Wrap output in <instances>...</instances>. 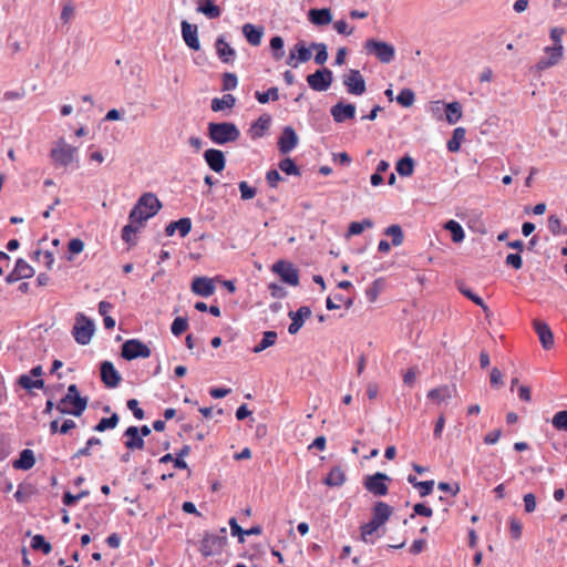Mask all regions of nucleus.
Segmentation results:
<instances>
[{"mask_svg": "<svg viewBox=\"0 0 567 567\" xmlns=\"http://www.w3.org/2000/svg\"><path fill=\"white\" fill-rule=\"evenodd\" d=\"M89 399L86 396H76L72 399H62V403L70 405V415L81 416L87 408Z\"/></svg>", "mask_w": 567, "mask_h": 567, "instance_id": "29", "label": "nucleus"}, {"mask_svg": "<svg viewBox=\"0 0 567 567\" xmlns=\"http://www.w3.org/2000/svg\"><path fill=\"white\" fill-rule=\"evenodd\" d=\"M162 208V203L157 198V196L153 193L143 194L132 208L128 220L132 223H137L142 227L145 226V223L154 217Z\"/></svg>", "mask_w": 567, "mask_h": 567, "instance_id": "1", "label": "nucleus"}, {"mask_svg": "<svg viewBox=\"0 0 567 567\" xmlns=\"http://www.w3.org/2000/svg\"><path fill=\"white\" fill-rule=\"evenodd\" d=\"M444 228L451 233L452 239L455 244H458L463 240L464 230L457 221L451 219L444 225Z\"/></svg>", "mask_w": 567, "mask_h": 567, "instance_id": "40", "label": "nucleus"}, {"mask_svg": "<svg viewBox=\"0 0 567 567\" xmlns=\"http://www.w3.org/2000/svg\"><path fill=\"white\" fill-rule=\"evenodd\" d=\"M188 328L187 318L176 317L171 326V331L174 336H181Z\"/></svg>", "mask_w": 567, "mask_h": 567, "instance_id": "54", "label": "nucleus"}, {"mask_svg": "<svg viewBox=\"0 0 567 567\" xmlns=\"http://www.w3.org/2000/svg\"><path fill=\"white\" fill-rule=\"evenodd\" d=\"M346 482V474L339 466H333L328 473L323 483L328 486H341Z\"/></svg>", "mask_w": 567, "mask_h": 567, "instance_id": "31", "label": "nucleus"}, {"mask_svg": "<svg viewBox=\"0 0 567 567\" xmlns=\"http://www.w3.org/2000/svg\"><path fill=\"white\" fill-rule=\"evenodd\" d=\"M237 86V76L234 73H225L223 81V89L225 91H230L236 89Z\"/></svg>", "mask_w": 567, "mask_h": 567, "instance_id": "64", "label": "nucleus"}, {"mask_svg": "<svg viewBox=\"0 0 567 567\" xmlns=\"http://www.w3.org/2000/svg\"><path fill=\"white\" fill-rule=\"evenodd\" d=\"M94 332V321L81 312L78 313L75 317V324L72 329V334L75 341L81 346H86L90 343Z\"/></svg>", "mask_w": 567, "mask_h": 567, "instance_id": "6", "label": "nucleus"}, {"mask_svg": "<svg viewBox=\"0 0 567 567\" xmlns=\"http://www.w3.org/2000/svg\"><path fill=\"white\" fill-rule=\"evenodd\" d=\"M50 158L56 167H68L78 163V147L66 143L63 137L56 140L50 151Z\"/></svg>", "mask_w": 567, "mask_h": 567, "instance_id": "3", "label": "nucleus"}, {"mask_svg": "<svg viewBox=\"0 0 567 567\" xmlns=\"http://www.w3.org/2000/svg\"><path fill=\"white\" fill-rule=\"evenodd\" d=\"M268 289L270 291L271 297H274V298L282 299L287 296L286 289L278 284H275V282L269 284Z\"/></svg>", "mask_w": 567, "mask_h": 567, "instance_id": "63", "label": "nucleus"}, {"mask_svg": "<svg viewBox=\"0 0 567 567\" xmlns=\"http://www.w3.org/2000/svg\"><path fill=\"white\" fill-rule=\"evenodd\" d=\"M272 271L277 274L285 284L290 286L299 285L298 269L291 262L278 260L272 265Z\"/></svg>", "mask_w": 567, "mask_h": 567, "instance_id": "10", "label": "nucleus"}, {"mask_svg": "<svg viewBox=\"0 0 567 567\" xmlns=\"http://www.w3.org/2000/svg\"><path fill=\"white\" fill-rule=\"evenodd\" d=\"M534 329L539 338L542 347L545 350H549L554 346V334L549 326L540 320L533 321Z\"/></svg>", "mask_w": 567, "mask_h": 567, "instance_id": "19", "label": "nucleus"}, {"mask_svg": "<svg viewBox=\"0 0 567 567\" xmlns=\"http://www.w3.org/2000/svg\"><path fill=\"white\" fill-rule=\"evenodd\" d=\"M384 287V281L382 279L374 280L371 286H369L365 290V296L370 302H374L382 291Z\"/></svg>", "mask_w": 567, "mask_h": 567, "instance_id": "49", "label": "nucleus"}, {"mask_svg": "<svg viewBox=\"0 0 567 567\" xmlns=\"http://www.w3.org/2000/svg\"><path fill=\"white\" fill-rule=\"evenodd\" d=\"M415 101L414 92L411 89H403L396 96V102L404 107H410Z\"/></svg>", "mask_w": 567, "mask_h": 567, "instance_id": "51", "label": "nucleus"}, {"mask_svg": "<svg viewBox=\"0 0 567 567\" xmlns=\"http://www.w3.org/2000/svg\"><path fill=\"white\" fill-rule=\"evenodd\" d=\"M255 97L257 99V101L261 104H266L268 103L270 100L272 101H277L279 99V91H278V87L276 86H272L270 89H268V91L266 92H259V91H256L255 92Z\"/></svg>", "mask_w": 567, "mask_h": 567, "instance_id": "46", "label": "nucleus"}, {"mask_svg": "<svg viewBox=\"0 0 567 567\" xmlns=\"http://www.w3.org/2000/svg\"><path fill=\"white\" fill-rule=\"evenodd\" d=\"M311 309L307 306L300 307L297 311H289L288 317L291 319V323L288 327L290 334H296L303 326L305 319L311 317Z\"/></svg>", "mask_w": 567, "mask_h": 567, "instance_id": "17", "label": "nucleus"}, {"mask_svg": "<svg viewBox=\"0 0 567 567\" xmlns=\"http://www.w3.org/2000/svg\"><path fill=\"white\" fill-rule=\"evenodd\" d=\"M270 48L272 50V55H274V59L275 60H280L285 52L282 51V48H284V39L279 35H276L271 40H270Z\"/></svg>", "mask_w": 567, "mask_h": 567, "instance_id": "53", "label": "nucleus"}, {"mask_svg": "<svg viewBox=\"0 0 567 567\" xmlns=\"http://www.w3.org/2000/svg\"><path fill=\"white\" fill-rule=\"evenodd\" d=\"M124 437H126V441L124 442V445L127 450L134 451V450H143L145 447V441L140 435L138 426L131 425L124 431Z\"/></svg>", "mask_w": 567, "mask_h": 567, "instance_id": "18", "label": "nucleus"}, {"mask_svg": "<svg viewBox=\"0 0 567 567\" xmlns=\"http://www.w3.org/2000/svg\"><path fill=\"white\" fill-rule=\"evenodd\" d=\"M239 190L241 199L247 200L256 196V188L250 187L246 182L239 183Z\"/></svg>", "mask_w": 567, "mask_h": 567, "instance_id": "60", "label": "nucleus"}, {"mask_svg": "<svg viewBox=\"0 0 567 567\" xmlns=\"http://www.w3.org/2000/svg\"><path fill=\"white\" fill-rule=\"evenodd\" d=\"M434 487V481H422L421 483H417V489L421 497H425L430 495L433 492Z\"/></svg>", "mask_w": 567, "mask_h": 567, "instance_id": "62", "label": "nucleus"}, {"mask_svg": "<svg viewBox=\"0 0 567 567\" xmlns=\"http://www.w3.org/2000/svg\"><path fill=\"white\" fill-rule=\"evenodd\" d=\"M216 51L219 56V59L224 63H229L235 58V50L226 42L224 37H218L216 40Z\"/></svg>", "mask_w": 567, "mask_h": 567, "instance_id": "27", "label": "nucleus"}, {"mask_svg": "<svg viewBox=\"0 0 567 567\" xmlns=\"http://www.w3.org/2000/svg\"><path fill=\"white\" fill-rule=\"evenodd\" d=\"M126 406L128 410L132 411L133 415L137 419V420H143L145 417V413L143 411V409H141L138 406V401L136 399H130L127 402H126Z\"/></svg>", "mask_w": 567, "mask_h": 567, "instance_id": "58", "label": "nucleus"}, {"mask_svg": "<svg viewBox=\"0 0 567 567\" xmlns=\"http://www.w3.org/2000/svg\"><path fill=\"white\" fill-rule=\"evenodd\" d=\"M264 32H265V29L261 25H254L251 23H246L243 27V33H244L246 40L254 47H257L261 43Z\"/></svg>", "mask_w": 567, "mask_h": 567, "instance_id": "24", "label": "nucleus"}, {"mask_svg": "<svg viewBox=\"0 0 567 567\" xmlns=\"http://www.w3.org/2000/svg\"><path fill=\"white\" fill-rule=\"evenodd\" d=\"M398 174L402 177H409L414 172V159L410 156L402 157L395 166Z\"/></svg>", "mask_w": 567, "mask_h": 567, "instance_id": "34", "label": "nucleus"}, {"mask_svg": "<svg viewBox=\"0 0 567 567\" xmlns=\"http://www.w3.org/2000/svg\"><path fill=\"white\" fill-rule=\"evenodd\" d=\"M271 117L268 114L261 115L251 126L250 133L254 138H259L269 128Z\"/></svg>", "mask_w": 567, "mask_h": 567, "instance_id": "30", "label": "nucleus"}, {"mask_svg": "<svg viewBox=\"0 0 567 567\" xmlns=\"http://www.w3.org/2000/svg\"><path fill=\"white\" fill-rule=\"evenodd\" d=\"M226 527L219 529L218 534L206 532L200 542L199 551L204 557L219 555L227 544Z\"/></svg>", "mask_w": 567, "mask_h": 567, "instance_id": "5", "label": "nucleus"}, {"mask_svg": "<svg viewBox=\"0 0 567 567\" xmlns=\"http://www.w3.org/2000/svg\"><path fill=\"white\" fill-rule=\"evenodd\" d=\"M340 303H343L347 309H350L353 306V299L344 298L341 293H336L333 298L328 297L326 300V307L328 310L339 309Z\"/></svg>", "mask_w": 567, "mask_h": 567, "instance_id": "32", "label": "nucleus"}, {"mask_svg": "<svg viewBox=\"0 0 567 567\" xmlns=\"http://www.w3.org/2000/svg\"><path fill=\"white\" fill-rule=\"evenodd\" d=\"M277 332L276 331H265L264 334H262V339L260 340V342L252 349V351L255 353H259L264 350H266L267 348L274 346L276 343V340H277Z\"/></svg>", "mask_w": 567, "mask_h": 567, "instance_id": "37", "label": "nucleus"}, {"mask_svg": "<svg viewBox=\"0 0 567 567\" xmlns=\"http://www.w3.org/2000/svg\"><path fill=\"white\" fill-rule=\"evenodd\" d=\"M279 168L287 175H299L300 174L299 168L297 167L295 162L289 157L284 158L279 163Z\"/></svg>", "mask_w": 567, "mask_h": 567, "instance_id": "56", "label": "nucleus"}, {"mask_svg": "<svg viewBox=\"0 0 567 567\" xmlns=\"http://www.w3.org/2000/svg\"><path fill=\"white\" fill-rule=\"evenodd\" d=\"M364 48L368 53L374 54L382 63H390L394 58V48L386 42L370 39L365 42Z\"/></svg>", "mask_w": 567, "mask_h": 567, "instance_id": "8", "label": "nucleus"}, {"mask_svg": "<svg viewBox=\"0 0 567 567\" xmlns=\"http://www.w3.org/2000/svg\"><path fill=\"white\" fill-rule=\"evenodd\" d=\"M143 228L140 224L130 220L122 229V239L130 246L137 245V236Z\"/></svg>", "mask_w": 567, "mask_h": 567, "instance_id": "25", "label": "nucleus"}, {"mask_svg": "<svg viewBox=\"0 0 567 567\" xmlns=\"http://www.w3.org/2000/svg\"><path fill=\"white\" fill-rule=\"evenodd\" d=\"M355 114V106L351 103L339 102L331 107V115L337 123H342L346 120L353 118Z\"/></svg>", "mask_w": 567, "mask_h": 567, "instance_id": "21", "label": "nucleus"}, {"mask_svg": "<svg viewBox=\"0 0 567 567\" xmlns=\"http://www.w3.org/2000/svg\"><path fill=\"white\" fill-rule=\"evenodd\" d=\"M365 227H372V221L364 219L363 221H353L348 229V236L360 235Z\"/></svg>", "mask_w": 567, "mask_h": 567, "instance_id": "57", "label": "nucleus"}, {"mask_svg": "<svg viewBox=\"0 0 567 567\" xmlns=\"http://www.w3.org/2000/svg\"><path fill=\"white\" fill-rule=\"evenodd\" d=\"M458 289H460V292L462 295H464L466 298L472 300L475 305L480 306L483 309V311L486 313V316H488L489 309H488V307L485 305L484 300L480 296H477L470 288H467V287H465L463 285H461L458 287Z\"/></svg>", "mask_w": 567, "mask_h": 567, "instance_id": "42", "label": "nucleus"}, {"mask_svg": "<svg viewBox=\"0 0 567 567\" xmlns=\"http://www.w3.org/2000/svg\"><path fill=\"white\" fill-rule=\"evenodd\" d=\"M310 48L317 50V53L315 55V62L319 65L324 64L328 60L327 45L324 43L313 42L310 44Z\"/></svg>", "mask_w": 567, "mask_h": 567, "instance_id": "50", "label": "nucleus"}, {"mask_svg": "<svg viewBox=\"0 0 567 567\" xmlns=\"http://www.w3.org/2000/svg\"><path fill=\"white\" fill-rule=\"evenodd\" d=\"M35 457L33 451L25 449L20 452L19 458L13 461L12 465L16 470L28 471L33 467Z\"/></svg>", "mask_w": 567, "mask_h": 567, "instance_id": "28", "label": "nucleus"}, {"mask_svg": "<svg viewBox=\"0 0 567 567\" xmlns=\"http://www.w3.org/2000/svg\"><path fill=\"white\" fill-rule=\"evenodd\" d=\"M392 508L384 502H377L373 506L372 518L361 526V539L364 543L373 544L369 537L378 530L391 516Z\"/></svg>", "mask_w": 567, "mask_h": 567, "instance_id": "2", "label": "nucleus"}, {"mask_svg": "<svg viewBox=\"0 0 567 567\" xmlns=\"http://www.w3.org/2000/svg\"><path fill=\"white\" fill-rule=\"evenodd\" d=\"M385 235L392 238L393 246H401L403 244V231L399 225H391L385 229Z\"/></svg>", "mask_w": 567, "mask_h": 567, "instance_id": "47", "label": "nucleus"}, {"mask_svg": "<svg viewBox=\"0 0 567 567\" xmlns=\"http://www.w3.org/2000/svg\"><path fill=\"white\" fill-rule=\"evenodd\" d=\"M18 385H20L24 390H32V389H43L44 388V380L43 379H34L32 380L30 375L28 374H21L17 380Z\"/></svg>", "mask_w": 567, "mask_h": 567, "instance_id": "35", "label": "nucleus"}, {"mask_svg": "<svg viewBox=\"0 0 567 567\" xmlns=\"http://www.w3.org/2000/svg\"><path fill=\"white\" fill-rule=\"evenodd\" d=\"M545 53L547 54V56L542 58L535 65V69L538 72H542L548 68L556 65L563 59L564 47L563 45H558V48L547 47V48H545Z\"/></svg>", "mask_w": 567, "mask_h": 567, "instance_id": "13", "label": "nucleus"}, {"mask_svg": "<svg viewBox=\"0 0 567 567\" xmlns=\"http://www.w3.org/2000/svg\"><path fill=\"white\" fill-rule=\"evenodd\" d=\"M390 480L391 478L386 474L378 472L373 475L365 476L363 486L375 496H384L389 492L385 482Z\"/></svg>", "mask_w": 567, "mask_h": 567, "instance_id": "11", "label": "nucleus"}, {"mask_svg": "<svg viewBox=\"0 0 567 567\" xmlns=\"http://www.w3.org/2000/svg\"><path fill=\"white\" fill-rule=\"evenodd\" d=\"M182 28V37L185 41L186 45L194 50L198 51L200 49V43L198 39V29L196 24H192L186 20H183L181 23Z\"/></svg>", "mask_w": 567, "mask_h": 567, "instance_id": "15", "label": "nucleus"}, {"mask_svg": "<svg viewBox=\"0 0 567 567\" xmlns=\"http://www.w3.org/2000/svg\"><path fill=\"white\" fill-rule=\"evenodd\" d=\"M204 158L210 169L216 173L221 172L225 168L226 159L221 151L216 148H209L205 151Z\"/></svg>", "mask_w": 567, "mask_h": 567, "instance_id": "20", "label": "nucleus"}, {"mask_svg": "<svg viewBox=\"0 0 567 567\" xmlns=\"http://www.w3.org/2000/svg\"><path fill=\"white\" fill-rule=\"evenodd\" d=\"M551 425L557 431L567 432V410L556 412L551 419Z\"/></svg>", "mask_w": 567, "mask_h": 567, "instance_id": "48", "label": "nucleus"}, {"mask_svg": "<svg viewBox=\"0 0 567 567\" xmlns=\"http://www.w3.org/2000/svg\"><path fill=\"white\" fill-rule=\"evenodd\" d=\"M100 374L106 388H116L121 382V375L111 361L101 362Z\"/></svg>", "mask_w": 567, "mask_h": 567, "instance_id": "14", "label": "nucleus"}, {"mask_svg": "<svg viewBox=\"0 0 567 567\" xmlns=\"http://www.w3.org/2000/svg\"><path fill=\"white\" fill-rule=\"evenodd\" d=\"M208 136L213 143L224 145L236 142L240 137V132L231 122H210L208 124Z\"/></svg>", "mask_w": 567, "mask_h": 567, "instance_id": "4", "label": "nucleus"}, {"mask_svg": "<svg viewBox=\"0 0 567 567\" xmlns=\"http://www.w3.org/2000/svg\"><path fill=\"white\" fill-rule=\"evenodd\" d=\"M120 417L117 413H112L110 417H102L99 423L93 427L96 432H104L106 430L115 429L118 424Z\"/></svg>", "mask_w": 567, "mask_h": 567, "instance_id": "39", "label": "nucleus"}, {"mask_svg": "<svg viewBox=\"0 0 567 567\" xmlns=\"http://www.w3.org/2000/svg\"><path fill=\"white\" fill-rule=\"evenodd\" d=\"M14 269L17 270V276L21 279L30 278L34 274L33 268L22 259L17 260Z\"/></svg>", "mask_w": 567, "mask_h": 567, "instance_id": "52", "label": "nucleus"}, {"mask_svg": "<svg viewBox=\"0 0 567 567\" xmlns=\"http://www.w3.org/2000/svg\"><path fill=\"white\" fill-rule=\"evenodd\" d=\"M197 11L205 14L208 19H216L221 14L220 8L214 4L213 0H207L199 4Z\"/></svg>", "mask_w": 567, "mask_h": 567, "instance_id": "36", "label": "nucleus"}, {"mask_svg": "<svg viewBox=\"0 0 567 567\" xmlns=\"http://www.w3.org/2000/svg\"><path fill=\"white\" fill-rule=\"evenodd\" d=\"M228 524L230 526L231 535L233 536H238V542L243 544L245 542V539H244V528H241L238 525L237 519L235 517H231L229 519Z\"/></svg>", "mask_w": 567, "mask_h": 567, "instance_id": "61", "label": "nucleus"}, {"mask_svg": "<svg viewBox=\"0 0 567 567\" xmlns=\"http://www.w3.org/2000/svg\"><path fill=\"white\" fill-rule=\"evenodd\" d=\"M236 103V99L233 94H225L223 97H215L212 101V110L219 112L225 109H231Z\"/></svg>", "mask_w": 567, "mask_h": 567, "instance_id": "33", "label": "nucleus"}, {"mask_svg": "<svg viewBox=\"0 0 567 567\" xmlns=\"http://www.w3.org/2000/svg\"><path fill=\"white\" fill-rule=\"evenodd\" d=\"M75 8L71 1L63 3L60 20L63 24H68L74 17Z\"/></svg>", "mask_w": 567, "mask_h": 567, "instance_id": "55", "label": "nucleus"}, {"mask_svg": "<svg viewBox=\"0 0 567 567\" xmlns=\"http://www.w3.org/2000/svg\"><path fill=\"white\" fill-rule=\"evenodd\" d=\"M451 395H452V390L446 385L432 389L427 393L429 399H431L433 401H437V402L445 401V400L450 399Z\"/></svg>", "mask_w": 567, "mask_h": 567, "instance_id": "43", "label": "nucleus"}, {"mask_svg": "<svg viewBox=\"0 0 567 567\" xmlns=\"http://www.w3.org/2000/svg\"><path fill=\"white\" fill-rule=\"evenodd\" d=\"M333 81L332 72L322 68L317 70L315 73L307 76V82L313 91L323 92L327 91Z\"/></svg>", "mask_w": 567, "mask_h": 567, "instance_id": "9", "label": "nucleus"}, {"mask_svg": "<svg viewBox=\"0 0 567 567\" xmlns=\"http://www.w3.org/2000/svg\"><path fill=\"white\" fill-rule=\"evenodd\" d=\"M308 19L312 24L322 27L332 22V13L328 8L310 9L308 12Z\"/></svg>", "mask_w": 567, "mask_h": 567, "instance_id": "23", "label": "nucleus"}, {"mask_svg": "<svg viewBox=\"0 0 567 567\" xmlns=\"http://www.w3.org/2000/svg\"><path fill=\"white\" fill-rule=\"evenodd\" d=\"M298 135L291 126H286L278 140V148L281 154L291 152L298 144Z\"/></svg>", "mask_w": 567, "mask_h": 567, "instance_id": "16", "label": "nucleus"}, {"mask_svg": "<svg viewBox=\"0 0 567 567\" xmlns=\"http://www.w3.org/2000/svg\"><path fill=\"white\" fill-rule=\"evenodd\" d=\"M192 228V221L189 218H181L177 221L169 223L166 228L165 233L167 236H172L175 234V231H178L182 237H185Z\"/></svg>", "mask_w": 567, "mask_h": 567, "instance_id": "26", "label": "nucleus"}, {"mask_svg": "<svg viewBox=\"0 0 567 567\" xmlns=\"http://www.w3.org/2000/svg\"><path fill=\"white\" fill-rule=\"evenodd\" d=\"M292 51L300 63H306L311 59V48H307L303 41H299Z\"/></svg>", "mask_w": 567, "mask_h": 567, "instance_id": "45", "label": "nucleus"}, {"mask_svg": "<svg viewBox=\"0 0 567 567\" xmlns=\"http://www.w3.org/2000/svg\"><path fill=\"white\" fill-rule=\"evenodd\" d=\"M342 82L347 91L353 95H362L367 90L363 76L360 71L354 69L349 70V72L343 75Z\"/></svg>", "mask_w": 567, "mask_h": 567, "instance_id": "12", "label": "nucleus"}, {"mask_svg": "<svg viewBox=\"0 0 567 567\" xmlns=\"http://www.w3.org/2000/svg\"><path fill=\"white\" fill-rule=\"evenodd\" d=\"M465 138V130L463 127H456L453 132L452 138L447 142V150L450 152H457L461 146V141Z\"/></svg>", "mask_w": 567, "mask_h": 567, "instance_id": "44", "label": "nucleus"}, {"mask_svg": "<svg viewBox=\"0 0 567 567\" xmlns=\"http://www.w3.org/2000/svg\"><path fill=\"white\" fill-rule=\"evenodd\" d=\"M192 290L200 297H209L215 292L214 281L207 277H197L192 282Z\"/></svg>", "mask_w": 567, "mask_h": 567, "instance_id": "22", "label": "nucleus"}, {"mask_svg": "<svg viewBox=\"0 0 567 567\" xmlns=\"http://www.w3.org/2000/svg\"><path fill=\"white\" fill-rule=\"evenodd\" d=\"M462 117V106L458 102H451L446 104V121L450 124H455Z\"/></svg>", "mask_w": 567, "mask_h": 567, "instance_id": "38", "label": "nucleus"}, {"mask_svg": "<svg viewBox=\"0 0 567 567\" xmlns=\"http://www.w3.org/2000/svg\"><path fill=\"white\" fill-rule=\"evenodd\" d=\"M415 515L431 517L433 515V511L431 507L426 506L425 504L417 503L413 506V514L411 515V518H413Z\"/></svg>", "mask_w": 567, "mask_h": 567, "instance_id": "59", "label": "nucleus"}, {"mask_svg": "<svg viewBox=\"0 0 567 567\" xmlns=\"http://www.w3.org/2000/svg\"><path fill=\"white\" fill-rule=\"evenodd\" d=\"M121 355L128 361L137 358H148L151 349L138 339H128L121 347Z\"/></svg>", "mask_w": 567, "mask_h": 567, "instance_id": "7", "label": "nucleus"}, {"mask_svg": "<svg viewBox=\"0 0 567 567\" xmlns=\"http://www.w3.org/2000/svg\"><path fill=\"white\" fill-rule=\"evenodd\" d=\"M31 547L34 550L42 551L44 555L50 554L52 550L51 544L49 542H47V539L44 538L43 535H40V534L34 535L32 537Z\"/></svg>", "mask_w": 567, "mask_h": 567, "instance_id": "41", "label": "nucleus"}]
</instances>
